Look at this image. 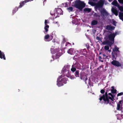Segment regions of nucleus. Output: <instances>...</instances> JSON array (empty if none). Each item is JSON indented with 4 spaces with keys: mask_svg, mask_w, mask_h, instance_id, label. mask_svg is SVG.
I'll use <instances>...</instances> for the list:
<instances>
[{
    "mask_svg": "<svg viewBox=\"0 0 123 123\" xmlns=\"http://www.w3.org/2000/svg\"><path fill=\"white\" fill-rule=\"evenodd\" d=\"M108 90H106L104 94H103L102 96L101 95H100V98L99 99L100 101H101L103 99L105 104H109L110 105L111 104V102L113 103V102L114 101L113 99L114 98V96L111 93H108Z\"/></svg>",
    "mask_w": 123,
    "mask_h": 123,
    "instance_id": "1",
    "label": "nucleus"
},
{
    "mask_svg": "<svg viewBox=\"0 0 123 123\" xmlns=\"http://www.w3.org/2000/svg\"><path fill=\"white\" fill-rule=\"evenodd\" d=\"M72 6L81 10L85 7V4L83 2L81 1L80 0H76L74 1V3H73Z\"/></svg>",
    "mask_w": 123,
    "mask_h": 123,
    "instance_id": "2",
    "label": "nucleus"
},
{
    "mask_svg": "<svg viewBox=\"0 0 123 123\" xmlns=\"http://www.w3.org/2000/svg\"><path fill=\"white\" fill-rule=\"evenodd\" d=\"M59 78L57 80V85L58 86H63V84H65L67 83V81L68 80V78L64 77L61 79V80L59 81Z\"/></svg>",
    "mask_w": 123,
    "mask_h": 123,
    "instance_id": "3",
    "label": "nucleus"
},
{
    "mask_svg": "<svg viewBox=\"0 0 123 123\" xmlns=\"http://www.w3.org/2000/svg\"><path fill=\"white\" fill-rule=\"evenodd\" d=\"M115 34L114 33L110 34L108 35V36H106L104 37V39H108L112 43H114V38L115 37Z\"/></svg>",
    "mask_w": 123,
    "mask_h": 123,
    "instance_id": "4",
    "label": "nucleus"
},
{
    "mask_svg": "<svg viewBox=\"0 0 123 123\" xmlns=\"http://www.w3.org/2000/svg\"><path fill=\"white\" fill-rule=\"evenodd\" d=\"M105 2L104 0H100L98 3H96L95 8H102L104 5Z\"/></svg>",
    "mask_w": 123,
    "mask_h": 123,
    "instance_id": "5",
    "label": "nucleus"
},
{
    "mask_svg": "<svg viewBox=\"0 0 123 123\" xmlns=\"http://www.w3.org/2000/svg\"><path fill=\"white\" fill-rule=\"evenodd\" d=\"M105 41H104L102 43V44L103 45H108L110 47H111L113 44L114 43H112L111 41L107 40Z\"/></svg>",
    "mask_w": 123,
    "mask_h": 123,
    "instance_id": "6",
    "label": "nucleus"
},
{
    "mask_svg": "<svg viewBox=\"0 0 123 123\" xmlns=\"http://www.w3.org/2000/svg\"><path fill=\"white\" fill-rule=\"evenodd\" d=\"M111 63L113 65L117 67H120L121 65L119 62L116 60H113Z\"/></svg>",
    "mask_w": 123,
    "mask_h": 123,
    "instance_id": "7",
    "label": "nucleus"
},
{
    "mask_svg": "<svg viewBox=\"0 0 123 123\" xmlns=\"http://www.w3.org/2000/svg\"><path fill=\"white\" fill-rule=\"evenodd\" d=\"M62 54L61 52H59L57 53L55 55L52 56V58L53 59V60H54V59H58Z\"/></svg>",
    "mask_w": 123,
    "mask_h": 123,
    "instance_id": "8",
    "label": "nucleus"
},
{
    "mask_svg": "<svg viewBox=\"0 0 123 123\" xmlns=\"http://www.w3.org/2000/svg\"><path fill=\"white\" fill-rule=\"evenodd\" d=\"M56 14L58 15H61L63 14V11L60 8H57L56 9Z\"/></svg>",
    "mask_w": 123,
    "mask_h": 123,
    "instance_id": "9",
    "label": "nucleus"
},
{
    "mask_svg": "<svg viewBox=\"0 0 123 123\" xmlns=\"http://www.w3.org/2000/svg\"><path fill=\"white\" fill-rule=\"evenodd\" d=\"M115 28L113 26H112L111 25H108L106 26V29L107 30L112 31L114 30Z\"/></svg>",
    "mask_w": 123,
    "mask_h": 123,
    "instance_id": "10",
    "label": "nucleus"
},
{
    "mask_svg": "<svg viewBox=\"0 0 123 123\" xmlns=\"http://www.w3.org/2000/svg\"><path fill=\"white\" fill-rule=\"evenodd\" d=\"M68 53L71 55L74 54L75 53V50L74 49L71 48L68 51Z\"/></svg>",
    "mask_w": 123,
    "mask_h": 123,
    "instance_id": "11",
    "label": "nucleus"
},
{
    "mask_svg": "<svg viewBox=\"0 0 123 123\" xmlns=\"http://www.w3.org/2000/svg\"><path fill=\"white\" fill-rule=\"evenodd\" d=\"M0 58L3 59L4 60H6V58L4 53L2 52L0 50Z\"/></svg>",
    "mask_w": 123,
    "mask_h": 123,
    "instance_id": "12",
    "label": "nucleus"
},
{
    "mask_svg": "<svg viewBox=\"0 0 123 123\" xmlns=\"http://www.w3.org/2000/svg\"><path fill=\"white\" fill-rule=\"evenodd\" d=\"M111 11L112 12L114 13L116 16L117 15L118 12L116 8H112L111 9Z\"/></svg>",
    "mask_w": 123,
    "mask_h": 123,
    "instance_id": "13",
    "label": "nucleus"
},
{
    "mask_svg": "<svg viewBox=\"0 0 123 123\" xmlns=\"http://www.w3.org/2000/svg\"><path fill=\"white\" fill-rule=\"evenodd\" d=\"M112 4L115 6L118 7L120 5L118 4L116 0H114L112 2Z\"/></svg>",
    "mask_w": 123,
    "mask_h": 123,
    "instance_id": "14",
    "label": "nucleus"
},
{
    "mask_svg": "<svg viewBox=\"0 0 123 123\" xmlns=\"http://www.w3.org/2000/svg\"><path fill=\"white\" fill-rule=\"evenodd\" d=\"M101 14L102 15H103V16H104V14H105V15H108V12L106 11L104 9H103L102 10L100 11Z\"/></svg>",
    "mask_w": 123,
    "mask_h": 123,
    "instance_id": "15",
    "label": "nucleus"
},
{
    "mask_svg": "<svg viewBox=\"0 0 123 123\" xmlns=\"http://www.w3.org/2000/svg\"><path fill=\"white\" fill-rule=\"evenodd\" d=\"M26 3V2L25 0L20 2V5L18 7V8H20L22 7L25 5V3Z\"/></svg>",
    "mask_w": 123,
    "mask_h": 123,
    "instance_id": "16",
    "label": "nucleus"
},
{
    "mask_svg": "<svg viewBox=\"0 0 123 123\" xmlns=\"http://www.w3.org/2000/svg\"><path fill=\"white\" fill-rule=\"evenodd\" d=\"M85 75V73L84 72H81L80 73V79L82 80L84 79V76Z\"/></svg>",
    "mask_w": 123,
    "mask_h": 123,
    "instance_id": "17",
    "label": "nucleus"
},
{
    "mask_svg": "<svg viewBox=\"0 0 123 123\" xmlns=\"http://www.w3.org/2000/svg\"><path fill=\"white\" fill-rule=\"evenodd\" d=\"M119 16L120 19L123 20V12L120 13Z\"/></svg>",
    "mask_w": 123,
    "mask_h": 123,
    "instance_id": "18",
    "label": "nucleus"
},
{
    "mask_svg": "<svg viewBox=\"0 0 123 123\" xmlns=\"http://www.w3.org/2000/svg\"><path fill=\"white\" fill-rule=\"evenodd\" d=\"M98 21L96 20H93L91 22V25H95L98 24Z\"/></svg>",
    "mask_w": 123,
    "mask_h": 123,
    "instance_id": "19",
    "label": "nucleus"
},
{
    "mask_svg": "<svg viewBox=\"0 0 123 123\" xmlns=\"http://www.w3.org/2000/svg\"><path fill=\"white\" fill-rule=\"evenodd\" d=\"M74 75L76 77H79V71L77 70L74 73Z\"/></svg>",
    "mask_w": 123,
    "mask_h": 123,
    "instance_id": "20",
    "label": "nucleus"
},
{
    "mask_svg": "<svg viewBox=\"0 0 123 123\" xmlns=\"http://www.w3.org/2000/svg\"><path fill=\"white\" fill-rule=\"evenodd\" d=\"M49 28V25H45L44 27V29L45 31V32H47L49 31L48 29Z\"/></svg>",
    "mask_w": 123,
    "mask_h": 123,
    "instance_id": "21",
    "label": "nucleus"
},
{
    "mask_svg": "<svg viewBox=\"0 0 123 123\" xmlns=\"http://www.w3.org/2000/svg\"><path fill=\"white\" fill-rule=\"evenodd\" d=\"M18 7H16L13 9L12 11V13L13 14H14L18 10Z\"/></svg>",
    "mask_w": 123,
    "mask_h": 123,
    "instance_id": "22",
    "label": "nucleus"
},
{
    "mask_svg": "<svg viewBox=\"0 0 123 123\" xmlns=\"http://www.w3.org/2000/svg\"><path fill=\"white\" fill-rule=\"evenodd\" d=\"M71 70L73 72H74L76 71V68L74 67V65L72 66V68L71 69Z\"/></svg>",
    "mask_w": 123,
    "mask_h": 123,
    "instance_id": "23",
    "label": "nucleus"
},
{
    "mask_svg": "<svg viewBox=\"0 0 123 123\" xmlns=\"http://www.w3.org/2000/svg\"><path fill=\"white\" fill-rule=\"evenodd\" d=\"M67 9L69 12H72L73 11V8L72 7H70L67 8Z\"/></svg>",
    "mask_w": 123,
    "mask_h": 123,
    "instance_id": "24",
    "label": "nucleus"
},
{
    "mask_svg": "<svg viewBox=\"0 0 123 123\" xmlns=\"http://www.w3.org/2000/svg\"><path fill=\"white\" fill-rule=\"evenodd\" d=\"M83 50V49H82L80 50V52L79 53V54H81L83 55H86V54L85 53L83 52V50Z\"/></svg>",
    "mask_w": 123,
    "mask_h": 123,
    "instance_id": "25",
    "label": "nucleus"
},
{
    "mask_svg": "<svg viewBox=\"0 0 123 123\" xmlns=\"http://www.w3.org/2000/svg\"><path fill=\"white\" fill-rule=\"evenodd\" d=\"M88 3L92 6H95L96 3L93 2H92L89 1Z\"/></svg>",
    "mask_w": 123,
    "mask_h": 123,
    "instance_id": "26",
    "label": "nucleus"
},
{
    "mask_svg": "<svg viewBox=\"0 0 123 123\" xmlns=\"http://www.w3.org/2000/svg\"><path fill=\"white\" fill-rule=\"evenodd\" d=\"M84 11L85 12H90L91 11V9L89 8H86L84 9Z\"/></svg>",
    "mask_w": 123,
    "mask_h": 123,
    "instance_id": "27",
    "label": "nucleus"
},
{
    "mask_svg": "<svg viewBox=\"0 0 123 123\" xmlns=\"http://www.w3.org/2000/svg\"><path fill=\"white\" fill-rule=\"evenodd\" d=\"M50 50L51 53L52 54L55 53L56 52L55 49L53 48H51Z\"/></svg>",
    "mask_w": 123,
    "mask_h": 123,
    "instance_id": "28",
    "label": "nucleus"
},
{
    "mask_svg": "<svg viewBox=\"0 0 123 123\" xmlns=\"http://www.w3.org/2000/svg\"><path fill=\"white\" fill-rule=\"evenodd\" d=\"M111 93H115L117 92V90L115 89H111Z\"/></svg>",
    "mask_w": 123,
    "mask_h": 123,
    "instance_id": "29",
    "label": "nucleus"
},
{
    "mask_svg": "<svg viewBox=\"0 0 123 123\" xmlns=\"http://www.w3.org/2000/svg\"><path fill=\"white\" fill-rule=\"evenodd\" d=\"M109 46L108 45L105 46L104 47V49L106 50H108L109 49Z\"/></svg>",
    "mask_w": 123,
    "mask_h": 123,
    "instance_id": "30",
    "label": "nucleus"
},
{
    "mask_svg": "<svg viewBox=\"0 0 123 123\" xmlns=\"http://www.w3.org/2000/svg\"><path fill=\"white\" fill-rule=\"evenodd\" d=\"M120 108H121L120 105L117 104V110H120Z\"/></svg>",
    "mask_w": 123,
    "mask_h": 123,
    "instance_id": "31",
    "label": "nucleus"
},
{
    "mask_svg": "<svg viewBox=\"0 0 123 123\" xmlns=\"http://www.w3.org/2000/svg\"><path fill=\"white\" fill-rule=\"evenodd\" d=\"M49 22L48 20H45V21L44 24L45 25H47V24L49 23Z\"/></svg>",
    "mask_w": 123,
    "mask_h": 123,
    "instance_id": "32",
    "label": "nucleus"
},
{
    "mask_svg": "<svg viewBox=\"0 0 123 123\" xmlns=\"http://www.w3.org/2000/svg\"><path fill=\"white\" fill-rule=\"evenodd\" d=\"M118 8L119 9V10L121 12H123V7L122 6H119V7H118Z\"/></svg>",
    "mask_w": 123,
    "mask_h": 123,
    "instance_id": "33",
    "label": "nucleus"
},
{
    "mask_svg": "<svg viewBox=\"0 0 123 123\" xmlns=\"http://www.w3.org/2000/svg\"><path fill=\"white\" fill-rule=\"evenodd\" d=\"M49 34H47L45 35L44 37V39H47L49 38Z\"/></svg>",
    "mask_w": 123,
    "mask_h": 123,
    "instance_id": "34",
    "label": "nucleus"
},
{
    "mask_svg": "<svg viewBox=\"0 0 123 123\" xmlns=\"http://www.w3.org/2000/svg\"><path fill=\"white\" fill-rule=\"evenodd\" d=\"M94 16L96 17H99L100 16L98 15V13H95L94 14Z\"/></svg>",
    "mask_w": 123,
    "mask_h": 123,
    "instance_id": "35",
    "label": "nucleus"
},
{
    "mask_svg": "<svg viewBox=\"0 0 123 123\" xmlns=\"http://www.w3.org/2000/svg\"><path fill=\"white\" fill-rule=\"evenodd\" d=\"M86 46L87 48V49L89 50V49L90 48V46L87 43L86 45Z\"/></svg>",
    "mask_w": 123,
    "mask_h": 123,
    "instance_id": "36",
    "label": "nucleus"
},
{
    "mask_svg": "<svg viewBox=\"0 0 123 123\" xmlns=\"http://www.w3.org/2000/svg\"><path fill=\"white\" fill-rule=\"evenodd\" d=\"M100 92L101 93L103 94L105 92V91L104 90L102 89L100 91Z\"/></svg>",
    "mask_w": 123,
    "mask_h": 123,
    "instance_id": "37",
    "label": "nucleus"
},
{
    "mask_svg": "<svg viewBox=\"0 0 123 123\" xmlns=\"http://www.w3.org/2000/svg\"><path fill=\"white\" fill-rule=\"evenodd\" d=\"M123 95V92H121L120 93H118L117 95V96H120Z\"/></svg>",
    "mask_w": 123,
    "mask_h": 123,
    "instance_id": "38",
    "label": "nucleus"
},
{
    "mask_svg": "<svg viewBox=\"0 0 123 123\" xmlns=\"http://www.w3.org/2000/svg\"><path fill=\"white\" fill-rule=\"evenodd\" d=\"M83 51V52L85 53L86 54V55L87 54V52L86 51V49H83L82 50Z\"/></svg>",
    "mask_w": 123,
    "mask_h": 123,
    "instance_id": "39",
    "label": "nucleus"
},
{
    "mask_svg": "<svg viewBox=\"0 0 123 123\" xmlns=\"http://www.w3.org/2000/svg\"><path fill=\"white\" fill-rule=\"evenodd\" d=\"M113 25L115 26H116V22L114 20H113Z\"/></svg>",
    "mask_w": 123,
    "mask_h": 123,
    "instance_id": "40",
    "label": "nucleus"
},
{
    "mask_svg": "<svg viewBox=\"0 0 123 123\" xmlns=\"http://www.w3.org/2000/svg\"><path fill=\"white\" fill-rule=\"evenodd\" d=\"M118 1L120 3L123 4V0H118Z\"/></svg>",
    "mask_w": 123,
    "mask_h": 123,
    "instance_id": "41",
    "label": "nucleus"
},
{
    "mask_svg": "<svg viewBox=\"0 0 123 123\" xmlns=\"http://www.w3.org/2000/svg\"><path fill=\"white\" fill-rule=\"evenodd\" d=\"M96 39L97 40H100L101 39V38L100 37H98V36H97L96 37Z\"/></svg>",
    "mask_w": 123,
    "mask_h": 123,
    "instance_id": "42",
    "label": "nucleus"
},
{
    "mask_svg": "<svg viewBox=\"0 0 123 123\" xmlns=\"http://www.w3.org/2000/svg\"><path fill=\"white\" fill-rule=\"evenodd\" d=\"M79 56L80 55L79 54L76 53L75 55L74 56V57H79Z\"/></svg>",
    "mask_w": 123,
    "mask_h": 123,
    "instance_id": "43",
    "label": "nucleus"
},
{
    "mask_svg": "<svg viewBox=\"0 0 123 123\" xmlns=\"http://www.w3.org/2000/svg\"><path fill=\"white\" fill-rule=\"evenodd\" d=\"M119 48H118L116 47L115 49V51H118Z\"/></svg>",
    "mask_w": 123,
    "mask_h": 123,
    "instance_id": "44",
    "label": "nucleus"
},
{
    "mask_svg": "<svg viewBox=\"0 0 123 123\" xmlns=\"http://www.w3.org/2000/svg\"><path fill=\"white\" fill-rule=\"evenodd\" d=\"M53 36H52L50 35V36H49V38L50 39V40H52V39H53Z\"/></svg>",
    "mask_w": 123,
    "mask_h": 123,
    "instance_id": "45",
    "label": "nucleus"
},
{
    "mask_svg": "<svg viewBox=\"0 0 123 123\" xmlns=\"http://www.w3.org/2000/svg\"><path fill=\"white\" fill-rule=\"evenodd\" d=\"M87 80V77L86 76V78L85 79V83H86V80Z\"/></svg>",
    "mask_w": 123,
    "mask_h": 123,
    "instance_id": "46",
    "label": "nucleus"
},
{
    "mask_svg": "<svg viewBox=\"0 0 123 123\" xmlns=\"http://www.w3.org/2000/svg\"><path fill=\"white\" fill-rule=\"evenodd\" d=\"M33 0H26L25 1H26V3L27 2H29L31 1H32Z\"/></svg>",
    "mask_w": 123,
    "mask_h": 123,
    "instance_id": "47",
    "label": "nucleus"
},
{
    "mask_svg": "<svg viewBox=\"0 0 123 123\" xmlns=\"http://www.w3.org/2000/svg\"><path fill=\"white\" fill-rule=\"evenodd\" d=\"M120 110L122 112H123V108H122L121 107V108H120Z\"/></svg>",
    "mask_w": 123,
    "mask_h": 123,
    "instance_id": "48",
    "label": "nucleus"
},
{
    "mask_svg": "<svg viewBox=\"0 0 123 123\" xmlns=\"http://www.w3.org/2000/svg\"><path fill=\"white\" fill-rule=\"evenodd\" d=\"M103 56L104 57H106V58L108 57V56H106V55L105 54H103Z\"/></svg>",
    "mask_w": 123,
    "mask_h": 123,
    "instance_id": "49",
    "label": "nucleus"
},
{
    "mask_svg": "<svg viewBox=\"0 0 123 123\" xmlns=\"http://www.w3.org/2000/svg\"><path fill=\"white\" fill-rule=\"evenodd\" d=\"M122 102V101L121 100L120 101H119L118 103L117 104L120 105Z\"/></svg>",
    "mask_w": 123,
    "mask_h": 123,
    "instance_id": "50",
    "label": "nucleus"
},
{
    "mask_svg": "<svg viewBox=\"0 0 123 123\" xmlns=\"http://www.w3.org/2000/svg\"><path fill=\"white\" fill-rule=\"evenodd\" d=\"M102 59V57L101 56H99V61L101 60Z\"/></svg>",
    "mask_w": 123,
    "mask_h": 123,
    "instance_id": "51",
    "label": "nucleus"
},
{
    "mask_svg": "<svg viewBox=\"0 0 123 123\" xmlns=\"http://www.w3.org/2000/svg\"><path fill=\"white\" fill-rule=\"evenodd\" d=\"M68 6V4H67V3H66L65 4V7H67Z\"/></svg>",
    "mask_w": 123,
    "mask_h": 123,
    "instance_id": "52",
    "label": "nucleus"
},
{
    "mask_svg": "<svg viewBox=\"0 0 123 123\" xmlns=\"http://www.w3.org/2000/svg\"><path fill=\"white\" fill-rule=\"evenodd\" d=\"M68 44H70V43H66V45L65 46H67V45Z\"/></svg>",
    "mask_w": 123,
    "mask_h": 123,
    "instance_id": "53",
    "label": "nucleus"
},
{
    "mask_svg": "<svg viewBox=\"0 0 123 123\" xmlns=\"http://www.w3.org/2000/svg\"><path fill=\"white\" fill-rule=\"evenodd\" d=\"M51 15L52 16H53L55 15V14L54 13V14H52L51 13H50Z\"/></svg>",
    "mask_w": 123,
    "mask_h": 123,
    "instance_id": "54",
    "label": "nucleus"
},
{
    "mask_svg": "<svg viewBox=\"0 0 123 123\" xmlns=\"http://www.w3.org/2000/svg\"><path fill=\"white\" fill-rule=\"evenodd\" d=\"M59 15H57L56 16V17H55V18H56L57 17H59Z\"/></svg>",
    "mask_w": 123,
    "mask_h": 123,
    "instance_id": "55",
    "label": "nucleus"
},
{
    "mask_svg": "<svg viewBox=\"0 0 123 123\" xmlns=\"http://www.w3.org/2000/svg\"><path fill=\"white\" fill-rule=\"evenodd\" d=\"M108 90V92H109V91H110L111 90L110 89H108L107 90Z\"/></svg>",
    "mask_w": 123,
    "mask_h": 123,
    "instance_id": "56",
    "label": "nucleus"
},
{
    "mask_svg": "<svg viewBox=\"0 0 123 123\" xmlns=\"http://www.w3.org/2000/svg\"><path fill=\"white\" fill-rule=\"evenodd\" d=\"M111 49H110V50H108V51L109 52H111Z\"/></svg>",
    "mask_w": 123,
    "mask_h": 123,
    "instance_id": "57",
    "label": "nucleus"
},
{
    "mask_svg": "<svg viewBox=\"0 0 123 123\" xmlns=\"http://www.w3.org/2000/svg\"><path fill=\"white\" fill-rule=\"evenodd\" d=\"M111 87L112 88V89H114V87L113 86H112Z\"/></svg>",
    "mask_w": 123,
    "mask_h": 123,
    "instance_id": "58",
    "label": "nucleus"
},
{
    "mask_svg": "<svg viewBox=\"0 0 123 123\" xmlns=\"http://www.w3.org/2000/svg\"><path fill=\"white\" fill-rule=\"evenodd\" d=\"M100 61H101V62H103V60H100Z\"/></svg>",
    "mask_w": 123,
    "mask_h": 123,
    "instance_id": "59",
    "label": "nucleus"
},
{
    "mask_svg": "<svg viewBox=\"0 0 123 123\" xmlns=\"http://www.w3.org/2000/svg\"><path fill=\"white\" fill-rule=\"evenodd\" d=\"M110 2H111L113 0H108Z\"/></svg>",
    "mask_w": 123,
    "mask_h": 123,
    "instance_id": "60",
    "label": "nucleus"
},
{
    "mask_svg": "<svg viewBox=\"0 0 123 123\" xmlns=\"http://www.w3.org/2000/svg\"><path fill=\"white\" fill-rule=\"evenodd\" d=\"M62 75H61V76H60V78H62Z\"/></svg>",
    "mask_w": 123,
    "mask_h": 123,
    "instance_id": "61",
    "label": "nucleus"
},
{
    "mask_svg": "<svg viewBox=\"0 0 123 123\" xmlns=\"http://www.w3.org/2000/svg\"><path fill=\"white\" fill-rule=\"evenodd\" d=\"M46 1V0H44V3L45 2V1Z\"/></svg>",
    "mask_w": 123,
    "mask_h": 123,
    "instance_id": "62",
    "label": "nucleus"
},
{
    "mask_svg": "<svg viewBox=\"0 0 123 123\" xmlns=\"http://www.w3.org/2000/svg\"><path fill=\"white\" fill-rule=\"evenodd\" d=\"M70 0V1H72V0Z\"/></svg>",
    "mask_w": 123,
    "mask_h": 123,
    "instance_id": "63",
    "label": "nucleus"
}]
</instances>
